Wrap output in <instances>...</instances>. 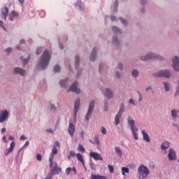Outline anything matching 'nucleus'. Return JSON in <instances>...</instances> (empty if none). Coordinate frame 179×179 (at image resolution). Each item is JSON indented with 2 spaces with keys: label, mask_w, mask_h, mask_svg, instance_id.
I'll return each mask as SVG.
<instances>
[{
  "label": "nucleus",
  "mask_w": 179,
  "mask_h": 179,
  "mask_svg": "<svg viewBox=\"0 0 179 179\" xmlns=\"http://www.w3.org/2000/svg\"><path fill=\"white\" fill-rule=\"evenodd\" d=\"M50 59L51 55L48 50H45V51H43V53L42 54V57H41V62H39V66H41V68H42V69H44L48 66Z\"/></svg>",
  "instance_id": "nucleus-1"
},
{
  "label": "nucleus",
  "mask_w": 179,
  "mask_h": 179,
  "mask_svg": "<svg viewBox=\"0 0 179 179\" xmlns=\"http://www.w3.org/2000/svg\"><path fill=\"white\" fill-rule=\"evenodd\" d=\"M138 174L139 179L147 178L148 176L150 174V171L147 166L141 164L138 168Z\"/></svg>",
  "instance_id": "nucleus-2"
},
{
  "label": "nucleus",
  "mask_w": 179,
  "mask_h": 179,
  "mask_svg": "<svg viewBox=\"0 0 179 179\" xmlns=\"http://www.w3.org/2000/svg\"><path fill=\"white\" fill-rule=\"evenodd\" d=\"M58 150L56 147V145H53V149H52V152H50V155H49V167H52L54 166L53 160H54V156L55 155H57Z\"/></svg>",
  "instance_id": "nucleus-3"
},
{
  "label": "nucleus",
  "mask_w": 179,
  "mask_h": 179,
  "mask_svg": "<svg viewBox=\"0 0 179 179\" xmlns=\"http://www.w3.org/2000/svg\"><path fill=\"white\" fill-rule=\"evenodd\" d=\"M152 58H156L160 60H163L164 58L162 56H159L158 55H155V53H148L144 57H141V59L143 61H146Z\"/></svg>",
  "instance_id": "nucleus-4"
},
{
  "label": "nucleus",
  "mask_w": 179,
  "mask_h": 179,
  "mask_svg": "<svg viewBox=\"0 0 179 179\" xmlns=\"http://www.w3.org/2000/svg\"><path fill=\"white\" fill-rule=\"evenodd\" d=\"M124 112V106L123 104H121L120 106V110H119L117 114L115 117V125H117L120 124V119Z\"/></svg>",
  "instance_id": "nucleus-5"
},
{
  "label": "nucleus",
  "mask_w": 179,
  "mask_h": 179,
  "mask_svg": "<svg viewBox=\"0 0 179 179\" xmlns=\"http://www.w3.org/2000/svg\"><path fill=\"white\" fill-rule=\"evenodd\" d=\"M62 171V168H59L58 164L57 162H55V166H52L50 167V174L52 176H58L59 174V172L61 173Z\"/></svg>",
  "instance_id": "nucleus-6"
},
{
  "label": "nucleus",
  "mask_w": 179,
  "mask_h": 179,
  "mask_svg": "<svg viewBox=\"0 0 179 179\" xmlns=\"http://www.w3.org/2000/svg\"><path fill=\"white\" fill-rule=\"evenodd\" d=\"M94 106H95L94 101H92L90 102V105H89V107H88L87 113V114L85 115V120H90V117L91 116V115L92 113V111L94 110Z\"/></svg>",
  "instance_id": "nucleus-7"
},
{
  "label": "nucleus",
  "mask_w": 179,
  "mask_h": 179,
  "mask_svg": "<svg viewBox=\"0 0 179 179\" xmlns=\"http://www.w3.org/2000/svg\"><path fill=\"white\" fill-rule=\"evenodd\" d=\"M80 99H76L74 103L73 117L74 120H76L77 113L80 108Z\"/></svg>",
  "instance_id": "nucleus-8"
},
{
  "label": "nucleus",
  "mask_w": 179,
  "mask_h": 179,
  "mask_svg": "<svg viewBox=\"0 0 179 179\" xmlns=\"http://www.w3.org/2000/svg\"><path fill=\"white\" fill-rule=\"evenodd\" d=\"M78 82H74L71 87H69V90L67 91L69 92L70 91L76 92L77 94H79L80 93V90L78 88Z\"/></svg>",
  "instance_id": "nucleus-9"
},
{
  "label": "nucleus",
  "mask_w": 179,
  "mask_h": 179,
  "mask_svg": "<svg viewBox=\"0 0 179 179\" xmlns=\"http://www.w3.org/2000/svg\"><path fill=\"white\" fill-rule=\"evenodd\" d=\"M172 67L176 71H179V58L178 56H175L173 59Z\"/></svg>",
  "instance_id": "nucleus-10"
},
{
  "label": "nucleus",
  "mask_w": 179,
  "mask_h": 179,
  "mask_svg": "<svg viewBox=\"0 0 179 179\" xmlns=\"http://www.w3.org/2000/svg\"><path fill=\"white\" fill-rule=\"evenodd\" d=\"M171 76L169 71H161L159 73H156V76L157 77H166L167 78H170Z\"/></svg>",
  "instance_id": "nucleus-11"
},
{
  "label": "nucleus",
  "mask_w": 179,
  "mask_h": 179,
  "mask_svg": "<svg viewBox=\"0 0 179 179\" xmlns=\"http://www.w3.org/2000/svg\"><path fill=\"white\" fill-rule=\"evenodd\" d=\"M90 157H92V159H94V160H103V157L99 154V153H96L95 152H90Z\"/></svg>",
  "instance_id": "nucleus-12"
},
{
  "label": "nucleus",
  "mask_w": 179,
  "mask_h": 179,
  "mask_svg": "<svg viewBox=\"0 0 179 179\" xmlns=\"http://www.w3.org/2000/svg\"><path fill=\"white\" fill-rule=\"evenodd\" d=\"M76 131V127L73 122H70L68 127V134L73 137Z\"/></svg>",
  "instance_id": "nucleus-13"
},
{
  "label": "nucleus",
  "mask_w": 179,
  "mask_h": 179,
  "mask_svg": "<svg viewBox=\"0 0 179 179\" xmlns=\"http://www.w3.org/2000/svg\"><path fill=\"white\" fill-rule=\"evenodd\" d=\"M168 159L169 160H176V152L170 148L168 153Z\"/></svg>",
  "instance_id": "nucleus-14"
},
{
  "label": "nucleus",
  "mask_w": 179,
  "mask_h": 179,
  "mask_svg": "<svg viewBox=\"0 0 179 179\" xmlns=\"http://www.w3.org/2000/svg\"><path fill=\"white\" fill-rule=\"evenodd\" d=\"M15 146V143L14 141L11 142V143H10V148L6 149V151H4V155L8 156L9 153H11Z\"/></svg>",
  "instance_id": "nucleus-15"
},
{
  "label": "nucleus",
  "mask_w": 179,
  "mask_h": 179,
  "mask_svg": "<svg viewBox=\"0 0 179 179\" xmlns=\"http://www.w3.org/2000/svg\"><path fill=\"white\" fill-rule=\"evenodd\" d=\"M9 13V10L8 7H4L3 9H1V18L4 19V20H6L7 16Z\"/></svg>",
  "instance_id": "nucleus-16"
},
{
  "label": "nucleus",
  "mask_w": 179,
  "mask_h": 179,
  "mask_svg": "<svg viewBox=\"0 0 179 179\" xmlns=\"http://www.w3.org/2000/svg\"><path fill=\"white\" fill-rule=\"evenodd\" d=\"M8 115V112L7 110L1 111V113H0V122H3L6 121Z\"/></svg>",
  "instance_id": "nucleus-17"
},
{
  "label": "nucleus",
  "mask_w": 179,
  "mask_h": 179,
  "mask_svg": "<svg viewBox=\"0 0 179 179\" xmlns=\"http://www.w3.org/2000/svg\"><path fill=\"white\" fill-rule=\"evenodd\" d=\"M96 51H97V49L96 48H94L92 52H91L90 57V61H92V62L95 61Z\"/></svg>",
  "instance_id": "nucleus-18"
},
{
  "label": "nucleus",
  "mask_w": 179,
  "mask_h": 179,
  "mask_svg": "<svg viewBox=\"0 0 179 179\" xmlns=\"http://www.w3.org/2000/svg\"><path fill=\"white\" fill-rule=\"evenodd\" d=\"M76 157L77 160H78V162H80L83 166H85V161H84V158H83V155H81L80 153H77L76 154Z\"/></svg>",
  "instance_id": "nucleus-19"
},
{
  "label": "nucleus",
  "mask_w": 179,
  "mask_h": 179,
  "mask_svg": "<svg viewBox=\"0 0 179 179\" xmlns=\"http://www.w3.org/2000/svg\"><path fill=\"white\" fill-rule=\"evenodd\" d=\"M14 73H18L21 76H24L26 73V72L24 69L19 68V67H15V69H14Z\"/></svg>",
  "instance_id": "nucleus-20"
},
{
  "label": "nucleus",
  "mask_w": 179,
  "mask_h": 179,
  "mask_svg": "<svg viewBox=\"0 0 179 179\" xmlns=\"http://www.w3.org/2000/svg\"><path fill=\"white\" fill-rule=\"evenodd\" d=\"M170 143L169 141H165L162 143L161 145V150H166V149H169Z\"/></svg>",
  "instance_id": "nucleus-21"
},
{
  "label": "nucleus",
  "mask_w": 179,
  "mask_h": 179,
  "mask_svg": "<svg viewBox=\"0 0 179 179\" xmlns=\"http://www.w3.org/2000/svg\"><path fill=\"white\" fill-rule=\"evenodd\" d=\"M105 96L108 99H110V98H112L113 96V92L110 90H109V89H106Z\"/></svg>",
  "instance_id": "nucleus-22"
},
{
  "label": "nucleus",
  "mask_w": 179,
  "mask_h": 179,
  "mask_svg": "<svg viewBox=\"0 0 179 179\" xmlns=\"http://www.w3.org/2000/svg\"><path fill=\"white\" fill-rule=\"evenodd\" d=\"M143 138L145 142H150V138L148 133H146L144 130L142 131Z\"/></svg>",
  "instance_id": "nucleus-23"
},
{
  "label": "nucleus",
  "mask_w": 179,
  "mask_h": 179,
  "mask_svg": "<svg viewBox=\"0 0 179 179\" xmlns=\"http://www.w3.org/2000/svg\"><path fill=\"white\" fill-rule=\"evenodd\" d=\"M128 122H129V124L130 125L131 127V129H135L136 128H137L136 126H135V121L134 120H130V117L128 118Z\"/></svg>",
  "instance_id": "nucleus-24"
},
{
  "label": "nucleus",
  "mask_w": 179,
  "mask_h": 179,
  "mask_svg": "<svg viewBox=\"0 0 179 179\" xmlns=\"http://www.w3.org/2000/svg\"><path fill=\"white\" fill-rule=\"evenodd\" d=\"M138 131V128H134V129H131V132L135 140L138 139V136L137 134Z\"/></svg>",
  "instance_id": "nucleus-25"
},
{
  "label": "nucleus",
  "mask_w": 179,
  "mask_h": 179,
  "mask_svg": "<svg viewBox=\"0 0 179 179\" xmlns=\"http://www.w3.org/2000/svg\"><path fill=\"white\" fill-rule=\"evenodd\" d=\"M91 179H107L106 176H101L99 175H92Z\"/></svg>",
  "instance_id": "nucleus-26"
},
{
  "label": "nucleus",
  "mask_w": 179,
  "mask_h": 179,
  "mask_svg": "<svg viewBox=\"0 0 179 179\" xmlns=\"http://www.w3.org/2000/svg\"><path fill=\"white\" fill-rule=\"evenodd\" d=\"M78 152H80L81 153H84L85 152V148L81 145L78 144V148H77Z\"/></svg>",
  "instance_id": "nucleus-27"
},
{
  "label": "nucleus",
  "mask_w": 179,
  "mask_h": 179,
  "mask_svg": "<svg viewBox=\"0 0 179 179\" xmlns=\"http://www.w3.org/2000/svg\"><path fill=\"white\" fill-rule=\"evenodd\" d=\"M115 151L117 153V155H118V156L120 157H121L122 156V150H120V148L119 147H115Z\"/></svg>",
  "instance_id": "nucleus-28"
},
{
  "label": "nucleus",
  "mask_w": 179,
  "mask_h": 179,
  "mask_svg": "<svg viewBox=\"0 0 179 179\" xmlns=\"http://www.w3.org/2000/svg\"><path fill=\"white\" fill-rule=\"evenodd\" d=\"M112 31H113L114 34H121L120 29L116 27H113Z\"/></svg>",
  "instance_id": "nucleus-29"
},
{
  "label": "nucleus",
  "mask_w": 179,
  "mask_h": 179,
  "mask_svg": "<svg viewBox=\"0 0 179 179\" xmlns=\"http://www.w3.org/2000/svg\"><path fill=\"white\" fill-rule=\"evenodd\" d=\"M80 63V57L78 56L75 57V66L77 69V66H78Z\"/></svg>",
  "instance_id": "nucleus-30"
},
{
  "label": "nucleus",
  "mask_w": 179,
  "mask_h": 179,
  "mask_svg": "<svg viewBox=\"0 0 179 179\" xmlns=\"http://www.w3.org/2000/svg\"><path fill=\"white\" fill-rule=\"evenodd\" d=\"M122 176H125V173H129V169L126 167H122Z\"/></svg>",
  "instance_id": "nucleus-31"
},
{
  "label": "nucleus",
  "mask_w": 179,
  "mask_h": 179,
  "mask_svg": "<svg viewBox=\"0 0 179 179\" xmlns=\"http://www.w3.org/2000/svg\"><path fill=\"white\" fill-rule=\"evenodd\" d=\"M23 57H21V60H22V64L24 65L27 64L30 59V55H28V58L27 59H22Z\"/></svg>",
  "instance_id": "nucleus-32"
},
{
  "label": "nucleus",
  "mask_w": 179,
  "mask_h": 179,
  "mask_svg": "<svg viewBox=\"0 0 179 179\" xmlns=\"http://www.w3.org/2000/svg\"><path fill=\"white\" fill-rule=\"evenodd\" d=\"M75 5L78 7L79 10H82V9H83V7H82V2H81L80 1H76V3H75Z\"/></svg>",
  "instance_id": "nucleus-33"
},
{
  "label": "nucleus",
  "mask_w": 179,
  "mask_h": 179,
  "mask_svg": "<svg viewBox=\"0 0 179 179\" xmlns=\"http://www.w3.org/2000/svg\"><path fill=\"white\" fill-rule=\"evenodd\" d=\"M164 90H165V91H166V92L169 91V90H170L169 83H164Z\"/></svg>",
  "instance_id": "nucleus-34"
},
{
  "label": "nucleus",
  "mask_w": 179,
  "mask_h": 179,
  "mask_svg": "<svg viewBox=\"0 0 179 179\" xmlns=\"http://www.w3.org/2000/svg\"><path fill=\"white\" fill-rule=\"evenodd\" d=\"M113 43L114 44V45H119V41H118V38H117V37H113Z\"/></svg>",
  "instance_id": "nucleus-35"
},
{
  "label": "nucleus",
  "mask_w": 179,
  "mask_h": 179,
  "mask_svg": "<svg viewBox=\"0 0 179 179\" xmlns=\"http://www.w3.org/2000/svg\"><path fill=\"white\" fill-rule=\"evenodd\" d=\"M67 80V79L60 80V87H65Z\"/></svg>",
  "instance_id": "nucleus-36"
},
{
  "label": "nucleus",
  "mask_w": 179,
  "mask_h": 179,
  "mask_svg": "<svg viewBox=\"0 0 179 179\" xmlns=\"http://www.w3.org/2000/svg\"><path fill=\"white\" fill-rule=\"evenodd\" d=\"M118 5H119V3L117 1H115L114 2V10L115 11L114 12H117V7H118Z\"/></svg>",
  "instance_id": "nucleus-37"
},
{
  "label": "nucleus",
  "mask_w": 179,
  "mask_h": 179,
  "mask_svg": "<svg viewBox=\"0 0 179 179\" xmlns=\"http://www.w3.org/2000/svg\"><path fill=\"white\" fill-rule=\"evenodd\" d=\"M139 74V72L137 70H133L132 71V76L133 77H137Z\"/></svg>",
  "instance_id": "nucleus-38"
},
{
  "label": "nucleus",
  "mask_w": 179,
  "mask_h": 179,
  "mask_svg": "<svg viewBox=\"0 0 179 179\" xmlns=\"http://www.w3.org/2000/svg\"><path fill=\"white\" fill-rule=\"evenodd\" d=\"M108 169L110 173H114V167L112 165H108Z\"/></svg>",
  "instance_id": "nucleus-39"
},
{
  "label": "nucleus",
  "mask_w": 179,
  "mask_h": 179,
  "mask_svg": "<svg viewBox=\"0 0 179 179\" xmlns=\"http://www.w3.org/2000/svg\"><path fill=\"white\" fill-rule=\"evenodd\" d=\"M71 171H72V168H71V167L66 168V176H69Z\"/></svg>",
  "instance_id": "nucleus-40"
},
{
  "label": "nucleus",
  "mask_w": 179,
  "mask_h": 179,
  "mask_svg": "<svg viewBox=\"0 0 179 179\" xmlns=\"http://www.w3.org/2000/svg\"><path fill=\"white\" fill-rule=\"evenodd\" d=\"M11 15L14 17H19V13H17L16 11H11Z\"/></svg>",
  "instance_id": "nucleus-41"
},
{
  "label": "nucleus",
  "mask_w": 179,
  "mask_h": 179,
  "mask_svg": "<svg viewBox=\"0 0 179 179\" xmlns=\"http://www.w3.org/2000/svg\"><path fill=\"white\" fill-rule=\"evenodd\" d=\"M171 116L174 118L177 117V112L175 110H171Z\"/></svg>",
  "instance_id": "nucleus-42"
},
{
  "label": "nucleus",
  "mask_w": 179,
  "mask_h": 179,
  "mask_svg": "<svg viewBox=\"0 0 179 179\" xmlns=\"http://www.w3.org/2000/svg\"><path fill=\"white\" fill-rule=\"evenodd\" d=\"M55 71L56 72H60L61 70V67L58 65L55 66Z\"/></svg>",
  "instance_id": "nucleus-43"
},
{
  "label": "nucleus",
  "mask_w": 179,
  "mask_h": 179,
  "mask_svg": "<svg viewBox=\"0 0 179 179\" xmlns=\"http://www.w3.org/2000/svg\"><path fill=\"white\" fill-rule=\"evenodd\" d=\"M36 160H38V162H41V160H42V156H41V154L36 155Z\"/></svg>",
  "instance_id": "nucleus-44"
},
{
  "label": "nucleus",
  "mask_w": 179,
  "mask_h": 179,
  "mask_svg": "<svg viewBox=\"0 0 179 179\" xmlns=\"http://www.w3.org/2000/svg\"><path fill=\"white\" fill-rule=\"evenodd\" d=\"M101 132L103 134H106V129L104 127H101Z\"/></svg>",
  "instance_id": "nucleus-45"
},
{
  "label": "nucleus",
  "mask_w": 179,
  "mask_h": 179,
  "mask_svg": "<svg viewBox=\"0 0 179 179\" xmlns=\"http://www.w3.org/2000/svg\"><path fill=\"white\" fill-rule=\"evenodd\" d=\"M120 20L121 21V22H122L124 25H127V22L126 20H124V19L120 17Z\"/></svg>",
  "instance_id": "nucleus-46"
},
{
  "label": "nucleus",
  "mask_w": 179,
  "mask_h": 179,
  "mask_svg": "<svg viewBox=\"0 0 179 179\" xmlns=\"http://www.w3.org/2000/svg\"><path fill=\"white\" fill-rule=\"evenodd\" d=\"M69 155L71 157H75L76 156V152L74 151H70Z\"/></svg>",
  "instance_id": "nucleus-47"
},
{
  "label": "nucleus",
  "mask_w": 179,
  "mask_h": 179,
  "mask_svg": "<svg viewBox=\"0 0 179 179\" xmlns=\"http://www.w3.org/2000/svg\"><path fill=\"white\" fill-rule=\"evenodd\" d=\"M129 102L131 104H133V105H135V104H136L134 100L132 99H130L129 101Z\"/></svg>",
  "instance_id": "nucleus-48"
},
{
  "label": "nucleus",
  "mask_w": 179,
  "mask_h": 179,
  "mask_svg": "<svg viewBox=\"0 0 179 179\" xmlns=\"http://www.w3.org/2000/svg\"><path fill=\"white\" fill-rule=\"evenodd\" d=\"M55 146H56V148H57H57H60V143H59V141H56L55 143Z\"/></svg>",
  "instance_id": "nucleus-49"
},
{
  "label": "nucleus",
  "mask_w": 179,
  "mask_h": 179,
  "mask_svg": "<svg viewBox=\"0 0 179 179\" xmlns=\"http://www.w3.org/2000/svg\"><path fill=\"white\" fill-rule=\"evenodd\" d=\"M0 27H1V28H3V29L6 30L5 27L3 26V22L1 20H0Z\"/></svg>",
  "instance_id": "nucleus-50"
},
{
  "label": "nucleus",
  "mask_w": 179,
  "mask_h": 179,
  "mask_svg": "<svg viewBox=\"0 0 179 179\" xmlns=\"http://www.w3.org/2000/svg\"><path fill=\"white\" fill-rule=\"evenodd\" d=\"M41 48H38V50H36V55H39L41 52Z\"/></svg>",
  "instance_id": "nucleus-51"
},
{
  "label": "nucleus",
  "mask_w": 179,
  "mask_h": 179,
  "mask_svg": "<svg viewBox=\"0 0 179 179\" xmlns=\"http://www.w3.org/2000/svg\"><path fill=\"white\" fill-rule=\"evenodd\" d=\"M140 2L142 5H144L145 3H147V0H140Z\"/></svg>",
  "instance_id": "nucleus-52"
},
{
  "label": "nucleus",
  "mask_w": 179,
  "mask_h": 179,
  "mask_svg": "<svg viewBox=\"0 0 179 179\" xmlns=\"http://www.w3.org/2000/svg\"><path fill=\"white\" fill-rule=\"evenodd\" d=\"M80 135H81V138H82L83 139H84V138H85V136H84L85 132H84L83 131H82L80 132Z\"/></svg>",
  "instance_id": "nucleus-53"
},
{
  "label": "nucleus",
  "mask_w": 179,
  "mask_h": 179,
  "mask_svg": "<svg viewBox=\"0 0 179 179\" xmlns=\"http://www.w3.org/2000/svg\"><path fill=\"white\" fill-rule=\"evenodd\" d=\"M26 139V136L24 135L21 136V137H20V140H25Z\"/></svg>",
  "instance_id": "nucleus-54"
},
{
  "label": "nucleus",
  "mask_w": 179,
  "mask_h": 179,
  "mask_svg": "<svg viewBox=\"0 0 179 179\" xmlns=\"http://www.w3.org/2000/svg\"><path fill=\"white\" fill-rule=\"evenodd\" d=\"M179 94V80H178V87L177 89L176 93L175 94V96Z\"/></svg>",
  "instance_id": "nucleus-55"
},
{
  "label": "nucleus",
  "mask_w": 179,
  "mask_h": 179,
  "mask_svg": "<svg viewBox=\"0 0 179 179\" xmlns=\"http://www.w3.org/2000/svg\"><path fill=\"white\" fill-rule=\"evenodd\" d=\"M110 20H111V21H115V17L114 16V15H111L110 16Z\"/></svg>",
  "instance_id": "nucleus-56"
},
{
  "label": "nucleus",
  "mask_w": 179,
  "mask_h": 179,
  "mask_svg": "<svg viewBox=\"0 0 179 179\" xmlns=\"http://www.w3.org/2000/svg\"><path fill=\"white\" fill-rule=\"evenodd\" d=\"M118 67H119V69H120V70H122V69H123L122 64L120 63Z\"/></svg>",
  "instance_id": "nucleus-57"
},
{
  "label": "nucleus",
  "mask_w": 179,
  "mask_h": 179,
  "mask_svg": "<svg viewBox=\"0 0 179 179\" xmlns=\"http://www.w3.org/2000/svg\"><path fill=\"white\" fill-rule=\"evenodd\" d=\"M46 131H48V132H50V133H52V134H53V133H54L53 130H52V129H46Z\"/></svg>",
  "instance_id": "nucleus-58"
},
{
  "label": "nucleus",
  "mask_w": 179,
  "mask_h": 179,
  "mask_svg": "<svg viewBox=\"0 0 179 179\" xmlns=\"http://www.w3.org/2000/svg\"><path fill=\"white\" fill-rule=\"evenodd\" d=\"M50 108H51L52 110H56V108H55V106L54 105L50 106Z\"/></svg>",
  "instance_id": "nucleus-59"
},
{
  "label": "nucleus",
  "mask_w": 179,
  "mask_h": 179,
  "mask_svg": "<svg viewBox=\"0 0 179 179\" xmlns=\"http://www.w3.org/2000/svg\"><path fill=\"white\" fill-rule=\"evenodd\" d=\"M6 51L10 52L12 51V49L10 48H8L6 49Z\"/></svg>",
  "instance_id": "nucleus-60"
},
{
  "label": "nucleus",
  "mask_w": 179,
  "mask_h": 179,
  "mask_svg": "<svg viewBox=\"0 0 179 179\" xmlns=\"http://www.w3.org/2000/svg\"><path fill=\"white\" fill-rule=\"evenodd\" d=\"M6 131V129L5 127L1 129V133H4Z\"/></svg>",
  "instance_id": "nucleus-61"
},
{
  "label": "nucleus",
  "mask_w": 179,
  "mask_h": 179,
  "mask_svg": "<svg viewBox=\"0 0 179 179\" xmlns=\"http://www.w3.org/2000/svg\"><path fill=\"white\" fill-rule=\"evenodd\" d=\"M59 47L60 48V49L64 48V45L62 43L59 44Z\"/></svg>",
  "instance_id": "nucleus-62"
},
{
  "label": "nucleus",
  "mask_w": 179,
  "mask_h": 179,
  "mask_svg": "<svg viewBox=\"0 0 179 179\" xmlns=\"http://www.w3.org/2000/svg\"><path fill=\"white\" fill-rule=\"evenodd\" d=\"M25 43V41L24 39L20 41V43L24 44Z\"/></svg>",
  "instance_id": "nucleus-63"
},
{
  "label": "nucleus",
  "mask_w": 179,
  "mask_h": 179,
  "mask_svg": "<svg viewBox=\"0 0 179 179\" xmlns=\"http://www.w3.org/2000/svg\"><path fill=\"white\" fill-rule=\"evenodd\" d=\"M8 139L13 141L14 140V137L13 136H10V137H8Z\"/></svg>",
  "instance_id": "nucleus-64"
}]
</instances>
